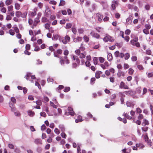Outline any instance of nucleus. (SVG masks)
<instances>
[{
  "label": "nucleus",
  "mask_w": 153,
  "mask_h": 153,
  "mask_svg": "<svg viewBox=\"0 0 153 153\" xmlns=\"http://www.w3.org/2000/svg\"><path fill=\"white\" fill-rule=\"evenodd\" d=\"M9 106L11 108V111H16V108L15 107L14 104H13L11 103L10 102L9 103Z\"/></svg>",
  "instance_id": "6e6552de"
},
{
  "label": "nucleus",
  "mask_w": 153,
  "mask_h": 153,
  "mask_svg": "<svg viewBox=\"0 0 153 153\" xmlns=\"http://www.w3.org/2000/svg\"><path fill=\"white\" fill-rule=\"evenodd\" d=\"M85 64L87 67H89L91 65V64L88 61H87L85 62Z\"/></svg>",
  "instance_id": "c03bdc74"
},
{
  "label": "nucleus",
  "mask_w": 153,
  "mask_h": 153,
  "mask_svg": "<svg viewBox=\"0 0 153 153\" xmlns=\"http://www.w3.org/2000/svg\"><path fill=\"white\" fill-rule=\"evenodd\" d=\"M147 88H143V94H145L147 92Z\"/></svg>",
  "instance_id": "774afa93"
},
{
  "label": "nucleus",
  "mask_w": 153,
  "mask_h": 153,
  "mask_svg": "<svg viewBox=\"0 0 153 153\" xmlns=\"http://www.w3.org/2000/svg\"><path fill=\"white\" fill-rule=\"evenodd\" d=\"M111 38V37L109 36H106L103 39L104 41L105 42H107L109 41V38Z\"/></svg>",
  "instance_id": "aec40b11"
},
{
  "label": "nucleus",
  "mask_w": 153,
  "mask_h": 153,
  "mask_svg": "<svg viewBox=\"0 0 153 153\" xmlns=\"http://www.w3.org/2000/svg\"><path fill=\"white\" fill-rule=\"evenodd\" d=\"M15 31L17 33H19V30L17 27H16L14 28Z\"/></svg>",
  "instance_id": "4d7b16f0"
},
{
  "label": "nucleus",
  "mask_w": 153,
  "mask_h": 153,
  "mask_svg": "<svg viewBox=\"0 0 153 153\" xmlns=\"http://www.w3.org/2000/svg\"><path fill=\"white\" fill-rule=\"evenodd\" d=\"M120 88H123L125 89H128V86L126 85H125V83L123 81L121 82L120 83Z\"/></svg>",
  "instance_id": "20e7f679"
},
{
  "label": "nucleus",
  "mask_w": 153,
  "mask_h": 153,
  "mask_svg": "<svg viewBox=\"0 0 153 153\" xmlns=\"http://www.w3.org/2000/svg\"><path fill=\"white\" fill-rule=\"evenodd\" d=\"M42 21L43 22H48V20L46 17H43L42 19Z\"/></svg>",
  "instance_id": "de8ad7c7"
},
{
  "label": "nucleus",
  "mask_w": 153,
  "mask_h": 153,
  "mask_svg": "<svg viewBox=\"0 0 153 153\" xmlns=\"http://www.w3.org/2000/svg\"><path fill=\"white\" fill-rule=\"evenodd\" d=\"M124 56L125 60H128L129 58L130 54L129 53H127L125 54Z\"/></svg>",
  "instance_id": "5701e85b"
},
{
  "label": "nucleus",
  "mask_w": 153,
  "mask_h": 153,
  "mask_svg": "<svg viewBox=\"0 0 153 153\" xmlns=\"http://www.w3.org/2000/svg\"><path fill=\"white\" fill-rule=\"evenodd\" d=\"M61 136L62 137L64 138H65L66 137V135L65 133L64 132L61 133Z\"/></svg>",
  "instance_id": "4c0bfd02"
},
{
  "label": "nucleus",
  "mask_w": 153,
  "mask_h": 153,
  "mask_svg": "<svg viewBox=\"0 0 153 153\" xmlns=\"http://www.w3.org/2000/svg\"><path fill=\"white\" fill-rule=\"evenodd\" d=\"M30 45L29 44H27L25 46V48L27 50H29L30 49Z\"/></svg>",
  "instance_id": "0e129e2a"
},
{
  "label": "nucleus",
  "mask_w": 153,
  "mask_h": 153,
  "mask_svg": "<svg viewBox=\"0 0 153 153\" xmlns=\"http://www.w3.org/2000/svg\"><path fill=\"white\" fill-rule=\"evenodd\" d=\"M126 22L127 24L130 25L132 22V16H129L128 18L126 19Z\"/></svg>",
  "instance_id": "1a4fd4ad"
},
{
  "label": "nucleus",
  "mask_w": 153,
  "mask_h": 153,
  "mask_svg": "<svg viewBox=\"0 0 153 153\" xmlns=\"http://www.w3.org/2000/svg\"><path fill=\"white\" fill-rule=\"evenodd\" d=\"M15 7L16 10H19L20 8V4L17 3H16L15 5Z\"/></svg>",
  "instance_id": "412c9836"
},
{
  "label": "nucleus",
  "mask_w": 153,
  "mask_h": 153,
  "mask_svg": "<svg viewBox=\"0 0 153 153\" xmlns=\"http://www.w3.org/2000/svg\"><path fill=\"white\" fill-rule=\"evenodd\" d=\"M36 104L39 105H42V102L40 100H37L36 102Z\"/></svg>",
  "instance_id": "338daca9"
},
{
  "label": "nucleus",
  "mask_w": 153,
  "mask_h": 153,
  "mask_svg": "<svg viewBox=\"0 0 153 153\" xmlns=\"http://www.w3.org/2000/svg\"><path fill=\"white\" fill-rule=\"evenodd\" d=\"M82 39V38L81 37H78L74 39V41L75 42H81Z\"/></svg>",
  "instance_id": "ddd939ff"
},
{
  "label": "nucleus",
  "mask_w": 153,
  "mask_h": 153,
  "mask_svg": "<svg viewBox=\"0 0 153 153\" xmlns=\"http://www.w3.org/2000/svg\"><path fill=\"white\" fill-rule=\"evenodd\" d=\"M99 60L101 63H103L104 61V59L102 57H100L99 58Z\"/></svg>",
  "instance_id": "49530a36"
},
{
  "label": "nucleus",
  "mask_w": 153,
  "mask_h": 153,
  "mask_svg": "<svg viewBox=\"0 0 153 153\" xmlns=\"http://www.w3.org/2000/svg\"><path fill=\"white\" fill-rule=\"evenodd\" d=\"M131 32V31L129 29H127L125 31V33L127 35H129Z\"/></svg>",
  "instance_id": "13d9d810"
},
{
  "label": "nucleus",
  "mask_w": 153,
  "mask_h": 153,
  "mask_svg": "<svg viewBox=\"0 0 153 153\" xmlns=\"http://www.w3.org/2000/svg\"><path fill=\"white\" fill-rule=\"evenodd\" d=\"M70 39V37L68 36L67 35L65 37V39H62V41L64 44H66L67 43V41L69 42Z\"/></svg>",
  "instance_id": "7ed1b4c3"
},
{
  "label": "nucleus",
  "mask_w": 153,
  "mask_h": 153,
  "mask_svg": "<svg viewBox=\"0 0 153 153\" xmlns=\"http://www.w3.org/2000/svg\"><path fill=\"white\" fill-rule=\"evenodd\" d=\"M72 26V24L71 23H67L66 24L65 28L66 29H69L71 28Z\"/></svg>",
  "instance_id": "473e14b6"
},
{
  "label": "nucleus",
  "mask_w": 153,
  "mask_h": 153,
  "mask_svg": "<svg viewBox=\"0 0 153 153\" xmlns=\"http://www.w3.org/2000/svg\"><path fill=\"white\" fill-rule=\"evenodd\" d=\"M70 90V88L69 87H66L65 88L64 91V92H67Z\"/></svg>",
  "instance_id": "864d4df0"
},
{
  "label": "nucleus",
  "mask_w": 153,
  "mask_h": 153,
  "mask_svg": "<svg viewBox=\"0 0 153 153\" xmlns=\"http://www.w3.org/2000/svg\"><path fill=\"white\" fill-rule=\"evenodd\" d=\"M40 114L41 116H42L44 117H45L46 116V113H45V112H41L40 113Z\"/></svg>",
  "instance_id": "5fc2aeb1"
},
{
  "label": "nucleus",
  "mask_w": 153,
  "mask_h": 153,
  "mask_svg": "<svg viewBox=\"0 0 153 153\" xmlns=\"http://www.w3.org/2000/svg\"><path fill=\"white\" fill-rule=\"evenodd\" d=\"M95 80V78H91V84L93 85L94 83V82Z\"/></svg>",
  "instance_id": "052dcab7"
},
{
  "label": "nucleus",
  "mask_w": 153,
  "mask_h": 153,
  "mask_svg": "<svg viewBox=\"0 0 153 153\" xmlns=\"http://www.w3.org/2000/svg\"><path fill=\"white\" fill-rule=\"evenodd\" d=\"M12 19L11 17L10 16V15H7L6 20H11Z\"/></svg>",
  "instance_id": "603ef678"
},
{
  "label": "nucleus",
  "mask_w": 153,
  "mask_h": 153,
  "mask_svg": "<svg viewBox=\"0 0 153 153\" xmlns=\"http://www.w3.org/2000/svg\"><path fill=\"white\" fill-rule=\"evenodd\" d=\"M131 59L132 61H136L137 60V57L136 56H132L131 57Z\"/></svg>",
  "instance_id": "c9c22d12"
},
{
  "label": "nucleus",
  "mask_w": 153,
  "mask_h": 153,
  "mask_svg": "<svg viewBox=\"0 0 153 153\" xmlns=\"http://www.w3.org/2000/svg\"><path fill=\"white\" fill-rule=\"evenodd\" d=\"M127 7L129 9H131L133 8V5L131 4H128L127 5Z\"/></svg>",
  "instance_id": "6e6d98bb"
},
{
  "label": "nucleus",
  "mask_w": 153,
  "mask_h": 153,
  "mask_svg": "<svg viewBox=\"0 0 153 153\" xmlns=\"http://www.w3.org/2000/svg\"><path fill=\"white\" fill-rule=\"evenodd\" d=\"M31 76L30 73H27L26 75L25 76V77L26 79L27 80H28L29 79V77Z\"/></svg>",
  "instance_id": "7c9ffc66"
},
{
  "label": "nucleus",
  "mask_w": 153,
  "mask_h": 153,
  "mask_svg": "<svg viewBox=\"0 0 153 153\" xmlns=\"http://www.w3.org/2000/svg\"><path fill=\"white\" fill-rule=\"evenodd\" d=\"M12 2V0H6L5 1V4L7 5H9Z\"/></svg>",
  "instance_id": "393cba45"
},
{
  "label": "nucleus",
  "mask_w": 153,
  "mask_h": 153,
  "mask_svg": "<svg viewBox=\"0 0 153 153\" xmlns=\"http://www.w3.org/2000/svg\"><path fill=\"white\" fill-rule=\"evenodd\" d=\"M8 147L11 149H14V145L12 144H8Z\"/></svg>",
  "instance_id": "09e8293b"
},
{
  "label": "nucleus",
  "mask_w": 153,
  "mask_h": 153,
  "mask_svg": "<svg viewBox=\"0 0 153 153\" xmlns=\"http://www.w3.org/2000/svg\"><path fill=\"white\" fill-rule=\"evenodd\" d=\"M21 12L19 11H17L16 12V16L18 18L20 17Z\"/></svg>",
  "instance_id": "a878e982"
},
{
  "label": "nucleus",
  "mask_w": 153,
  "mask_h": 153,
  "mask_svg": "<svg viewBox=\"0 0 153 153\" xmlns=\"http://www.w3.org/2000/svg\"><path fill=\"white\" fill-rule=\"evenodd\" d=\"M0 10L2 13H5L6 12V9L5 8L3 7Z\"/></svg>",
  "instance_id": "37998d69"
},
{
  "label": "nucleus",
  "mask_w": 153,
  "mask_h": 153,
  "mask_svg": "<svg viewBox=\"0 0 153 153\" xmlns=\"http://www.w3.org/2000/svg\"><path fill=\"white\" fill-rule=\"evenodd\" d=\"M50 105L54 108H56L57 107V106L56 105L54 104L53 102L51 101L50 102Z\"/></svg>",
  "instance_id": "c85d7f7f"
},
{
  "label": "nucleus",
  "mask_w": 153,
  "mask_h": 153,
  "mask_svg": "<svg viewBox=\"0 0 153 153\" xmlns=\"http://www.w3.org/2000/svg\"><path fill=\"white\" fill-rule=\"evenodd\" d=\"M102 74V72L100 71H98L95 73V77L97 78L98 79L100 77V75Z\"/></svg>",
  "instance_id": "9b49d317"
},
{
  "label": "nucleus",
  "mask_w": 153,
  "mask_h": 153,
  "mask_svg": "<svg viewBox=\"0 0 153 153\" xmlns=\"http://www.w3.org/2000/svg\"><path fill=\"white\" fill-rule=\"evenodd\" d=\"M28 115L30 117H33L34 114V113L31 111H29L27 112Z\"/></svg>",
  "instance_id": "b1692460"
},
{
  "label": "nucleus",
  "mask_w": 153,
  "mask_h": 153,
  "mask_svg": "<svg viewBox=\"0 0 153 153\" xmlns=\"http://www.w3.org/2000/svg\"><path fill=\"white\" fill-rule=\"evenodd\" d=\"M149 124V123L148 121L146 119H144L143 120V122L142 123V125L143 126H145L146 125H148Z\"/></svg>",
  "instance_id": "a211bd4d"
},
{
  "label": "nucleus",
  "mask_w": 153,
  "mask_h": 153,
  "mask_svg": "<svg viewBox=\"0 0 153 153\" xmlns=\"http://www.w3.org/2000/svg\"><path fill=\"white\" fill-rule=\"evenodd\" d=\"M50 27V24H49L48 23H46L45 25V28L46 29H48V30L49 29V28Z\"/></svg>",
  "instance_id": "58836bf2"
},
{
  "label": "nucleus",
  "mask_w": 153,
  "mask_h": 153,
  "mask_svg": "<svg viewBox=\"0 0 153 153\" xmlns=\"http://www.w3.org/2000/svg\"><path fill=\"white\" fill-rule=\"evenodd\" d=\"M138 68L140 70H143L144 69V68L142 65H137Z\"/></svg>",
  "instance_id": "a18cd8bd"
},
{
  "label": "nucleus",
  "mask_w": 153,
  "mask_h": 153,
  "mask_svg": "<svg viewBox=\"0 0 153 153\" xmlns=\"http://www.w3.org/2000/svg\"><path fill=\"white\" fill-rule=\"evenodd\" d=\"M60 62L62 65H64L65 62L67 64H68L69 63V61L67 59V56H65L64 59H62L60 60Z\"/></svg>",
  "instance_id": "f03ea898"
},
{
  "label": "nucleus",
  "mask_w": 153,
  "mask_h": 153,
  "mask_svg": "<svg viewBox=\"0 0 153 153\" xmlns=\"http://www.w3.org/2000/svg\"><path fill=\"white\" fill-rule=\"evenodd\" d=\"M143 32L146 34H149V31L146 29H144L143 30Z\"/></svg>",
  "instance_id": "3c124183"
},
{
  "label": "nucleus",
  "mask_w": 153,
  "mask_h": 153,
  "mask_svg": "<svg viewBox=\"0 0 153 153\" xmlns=\"http://www.w3.org/2000/svg\"><path fill=\"white\" fill-rule=\"evenodd\" d=\"M13 112H14V115L16 117H20L21 115L19 111L17 110L16 109L15 111Z\"/></svg>",
  "instance_id": "2eb2a0df"
},
{
  "label": "nucleus",
  "mask_w": 153,
  "mask_h": 153,
  "mask_svg": "<svg viewBox=\"0 0 153 153\" xmlns=\"http://www.w3.org/2000/svg\"><path fill=\"white\" fill-rule=\"evenodd\" d=\"M9 33L10 35L13 36L15 34L14 30L12 29H10L9 30Z\"/></svg>",
  "instance_id": "72a5a7b5"
},
{
  "label": "nucleus",
  "mask_w": 153,
  "mask_h": 153,
  "mask_svg": "<svg viewBox=\"0 0 153 153\" xmlns=\"http://www.w3.org/2000/svg\"><path fill=\"white\" fill-rule=\"evenodd\" d=\"M71 58L72 59L73 58L74 60L76 61V62L77 63V64H79L80 61L79 59L78 56H76L73 55L71 56Z\"/></svg>",
  "instance_id": "423d86ee"
},
{
  "label": "nucleus",
  "mask_w": 153,
  "mask_h": 153,
  "mask_svg": "<svg viewBox=\"0 0 153 153\" xmlns=\"http://www.w3.org/2000/svg\"><path fill=\"white\" fill-rule=\"evenodd\" d=\"M83 39L86 42H88L89 40V38L87 37L86 36H85L83 37Z\"/></svg>",
  "instance_id": "79ce46f5"
},
{
  "label": "nucleus",
  "mask_w": 153,
  "mask_h": 153,
  "mask_svg": "<svg viewBox=\"0 0 153 153\" xmlns=\"http://www.w3.org/2000/svg\"><path fill=\"white\" fill-rule=\"evenodd\" d=\"M68 111L65 112V114L67 115H69L71 116H74L75 114V113L73 109L70 107H68Z\"/></svg>",
  "instance_id": "f257e3e1"
},
{
  "label": "nucleus",
  "mask_w": 153,
  "mask_h": 153,
  "mask_svg": "<svg viewBox=\"0 0 153 153\" xmlns=\"http://www.w3.org/2000/svg\"><path fill=\"white\" fill-rule=\"evenodd\" d=\"M65 4V1L63 0H61L60 1V2L59 4V6H62L64 5Z\"/></svg>",
  "instance_id": "2f4dec72"
},
{
  "label": "nucleus",
  "mask_w": 153,
  "mask_h": 153,
  "mask_svg": "<svg viewBox=\"0 0 153 153\" xmlns=\"http://www.w3.org/2000/svg\"><path fill=\"white\" fill-rule=\"evenodd\" d=\"M112 55L111 53H109L107 55V59L109 61H111L112 60Z\"/></svg>",
  "instance_id": "dca6fc26"
},
{
  "label": "nucleus",
  "mask_w": 153,
  "mask_h": 153,
  "mask_svg": "<svg viewBox=\"0 0 153 153\" xmlns=\"http://www.w3.org/2000/svg\"><path fill=\"white\" fill-rule=\"evenodd\" d=\"M141 129L142 131H146L148 130V128L147 127H142Z\"/></svg>",
  "instance_id": "e2e57ef3"
},
{
  "label": "nucleus",
  "mask_w": 153,
  "mask_h": 153,
  "mask_svg": "<svg viewBox=\"0 0 153 153\" xmlns=\"http://www.w3.org/2000/svg\"><path fill=\"white\" fill-rule=\"evenodd\" d=\"M129 66L128 64H126V63L124 64V69H127L128 68H129Z\"/></svg>",
  "instance_id": "bf43d9fd"
},
{
  "label": "nucleus",
  "mask_w": 153,
  "mask_h": 153,
  "mask_svg": "<svg viewBox=\"0 0 153 153\" xmlns=\"http://www.w3.org/2000/svg\"><path fill=\"white\" fill-rule=\"evenodd\" d=\"M124 116L127 119L131 120L132 119V117H131L126 113L125 114Z\"/></svg>",
  "instance_id": "c756f323"
},
{
  "label": "nucleus",
  "mask_w": 153,
  "mask_h": 153,
  "mask_svg": "<svg viewBox=\"0 0 153 153\" xmlns=\"http://www.w3.org/2000/svg\"><path fill=\"white\" fill-rule=\"evenodd\" d=\"M34 143L37 145H41L42 144V140L40 138H36L35 139Z\"/></svg>",
  "instance_id": "39448f33"
},
{
  "label": "nucleus",
  "mask_w": 153,
  "mask_h": 153,
  "mask_svg": "<svg viewBox=\"0 0 153 153\" xmlns=\"http://www.w3.org/2000/svg\"><path fill=\"white\" fill-rule=\"evenodd\" d=\"M100 3L103 6L106 4L107 2L105 1H102L101 2H100Z\"/></svg>",
  "instance_id": "69168bd1"
},
{
  "label": "nucleus",
  "mask_w": 153,
  "mask_h": 153,
  "mask_svg": "<svg viewBox=\"0 0 153 153\" xmlns=\"http://www.w3.org/2000/svg\"><path fill=\"white\" fill-rule=\"evenodd\" d=\"M54 132L55 133L57 134H59L60 132L59 130L57 128H56L54 129Z\"/></svg>",
  "instance_id": "f704fd0d"
},
{
  "label": "nucleus",
  "mask_w": 153,
  "mask_h": 153,
  "mask_svg": "<svg viewBox=\"0 0 153 153\" xmlns=\"http://www.w3.org/2000/svg\"><path fill=\"white\" fill-rule=\"evenodd\" d=\"M96 29L99 33H102L103 32V28L100 27H97L96 28Z\"/></svg>",
  "instance_id": "f3484780"
},
{
  "label": "nucleus",
  "mask_w": 153,
  "mask_h": 153,
  "mask_svg": "<svg viewBox=\"0 0 153 153\" xmlns=\"http://www.w3.org/2000/svg\"><path fill=\"white\" fill-rule=\"evenodd\" d=\"M59 128L62 132H63L65 131V128L64 125L60 124L59 126Z\"/></svg>",
  "instance_id": "4468645a"
},
{
  "label": "nucleus",
  "mask_w": 153,
  "mask_h": 153,
  "mask_svg": "<svg viewBox=\"0 0 153 153\" xmlns=\"http://www.w3.org/2000/svg\"><path fill=\"white\" fill-rule=\"evenodd\" d=\"M114 55L116 57H118L120 55V53L118 51H116L114 53Z\"/></svg>",
  "instance_id": "8fccbe9b"
},
{
  "label": "nucleus",
  "mask_w": 153,
  "mask_h": 153,
  "mask_svg": "<svg viewBox=\"0 0 153 153\" xmlns=\"http://www.w3.org/2000/svg\"><path fill=\"white\" fill-rule=\"evenodd\" d=\"M13 7L12 5H10L7 7L8 11L11 12L13 11Z\"/></svg>",
  "instance_id": "cd10ccee"
},
{
  "label": "nucleus",
  "mask_w": 153,
  "mask_h": 153,
  "mask_svg": "<svg viewBox=\"0 0 153 153\" xmlns=\"http://www.w3.org/2000/svg\"><path fill=\"white\" fill-rule=\"evenodd\" d=\"M11 100L13 103H16V100L15 97H12L11 98Z\"/></svg>",
  "instance_id": "ea45409f"
},
{
  "label": "nucleus",
  "mask_w": 153,
  "mask_h": 153,
  "mask_svg": "<svg viewBox=\"0 0 153 153\" xmlns=\"http://www.w3.org/2000/svg\"><path fill=\"white\" fill-rule=\"evenodd\" d=\"M138 118L139 120H141L143 118V116L142 114H140L138 117Z\"/></svg>",
  "instance_id": "680f3d73"
},
{
  "label": "nucleus",
  "mask_w": 153,
  "mask_h": 153,
  "mask_svg": "<svg viewBox=\"0 0 153 153\" xmlns=\"http://www.w3.org/2000/svg\"><path fill=\"white\" fill-rule=\"evenodd\" d=\"M145 9L147 10H149L150 9V6L148 4H146L145 6Z\"/></svg>",
  "instance_id": "e433bc0d"
},
{
  "label": "nucleus",
  "mask_w": 153,
  "mask_h": 153,
  "mask_svg": "<svg viewBox=\"0 0 153 153\" xmlns=\"http://www.w3.org/2000/svg\"><path fill=\"white\" fill-rule=\"evenodd\" d=\"M134 72V70L132 68H130L128 70V73L130 75H132Z\"/></svg>",
  "instance_id": "bb28decb"
},
{
  "label": "nucleus",
  "mask_w": 153,
  "mask_h": 153,
  "mask_svg": "<svg viewBox=\"0 0 153 153\" xmlns=\"http://www.w3.org/2000/svg\"><path fill=\"white\" fill-rule=\"evenodd\" d=\"M39 18H36L35 19L33 22L34 26H36L37 24L40 22Z\"/></svg>",
  "instance_id": "6ab92c4d"
},
{
  "label": "nucleus",
  "mask_w": 153,
  "mask_h": 153,
  "mask_svg": "<svg viewBox=\"0 0 153 153\" xmlns=\"http://www.w3.org/2000/svg\"><path fill=\"white\" fill-rule=\"evenodd\" d=\"M96 16L98 17V20L99 21H101L103 18L102 16L100 13H98L96 14Z\"/></svg>",
  "instance_id": "f8f14e48"
},
{
  "label": "nucleus",
  "mask_w": 153,
  "mask_h": 153,
  "mask_svg": "<svg viewBox=\"0 0 153 153\" xmlns=\"http://www.w3.org/2000/svg\"><path fill=\"white\" fill-rule=\"evenodd\" d=\"M79 56V58L81 59L84 58L85 57V55L82 53H80Z\"/></svg>",
  "instance_id": "a19ab883"
},
{
  "label": "nucleus",
  "mask_w": 153,
  "mask_h": 153,
  "mask_svg": "<svg viewBox=\"0 0 153 153\" xmlns=\"http://www.w3.org/2000/svg\"><path fill=\"white\" fill-rule=\"evenodd\" d=\"M94 63L95 65H97L98 62V59L97 57H94L93 59Z\"/></svg>",
  "instance_id": "4be33fe9"
},
{
  "label": "nucleus",
  "mask_w": 153,
  "mask_h": 153,
  "mask_svg": "<svg viewBox=\"0 0 153 153\" xmlns=\"http://www.w3.org/2000/svg\"><path fill=\"white\" fill-rule=\"evenodd\" d=\"M117 75L119 77H120L121 76H125V74L124 72L119 70L118 72Z\"/></svg>",
  "instance_id": "9d476101"
},
{
  "label": "nucleus",
  "mask_w": 153,
  "mask_h": 153,
  "mask_svg": "<svg viewBox=\"0 0 153 153\" xmlns=\"http://www.w3.org/2000/svg\"><path fill=\"white\" fill-rule=\"evenodd\" d=\"M90 34L93 37L96 38L97 39H99L100 37L99 35L97 33H95L94 31H92Z\"/></svg>",
  "instance_id": "0eeeda50"
}]
</instances>
